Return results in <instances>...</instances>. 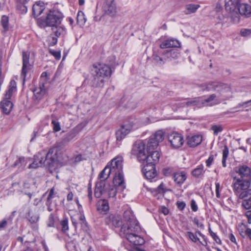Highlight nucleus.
<instances>
[{"mask_svg": "<svg viewBox=\"0 0 251 251\" xmlns=\"http://www.w3.org/2000/svg\"><path fill=\"white\" fill-rule=\"evenodd\" d=\"M46 92L44 84H40L39 87L35 88L33 91L35 100H37V102H39V100L43 98Z\"/></svg>", "mask_w": 251, "mask_h": 251, "instance_id": "cd10ccee", "label": "nucleus"}, {"mask_svg": "<svg viewBox=\"0 0 251 251\" xmlns=\"http://www.w3.org/2000/svg\"><path fill=\"white\" fill-rule=\"evenodd\" d=\"M126 239L135 246H141L144 244V239L137 235L138 232H133L130 230L122 231Z\"/></svg>", "mask_w": 251, "mask_h": 251, "instance_id": "9d476101", "label": "nucleus"}, {"mask_svg": "<svg viewBox=\"0 0 251 251\" xmlns=\"http://www.w3.org/2000/svg\"><path fill=\"white\" fill-rule=\"evenodd\" d=\"M245 215L248 218V223L251 224V210L247 211L245 213Z\"/></svg>", "mask_w": 251, "mask_h": 251, "instance_id": "774afa93", "label": "nucleus"}, {"mask_svg": "<svg viewBox=\"0 0 251 251\" xmlns=\"http://www.w3.org/2000/svg\"><path fill=\"white\" fill-rule=\"evenodd\" d=\"M239 9V11H237V13L234 16L235 17L233 18V20L236 22H238L239 21V15H244L247 17L251 16V5L243 2Z\"/></svg>", "mask_w": 251, "mask_h": 251, "instance_id": "dca6fc26", "label": "nucleus"}, {"mask_svg": "<svg viewBox=\"0 0 251 251\" xmlns=\"http://www.w3.org/2000/svg\"><path fill=\"white\" fill-rule=\"evenodd\" d=\"M211 237L213 238L214 240L217 244H220V245L222 244L221 239L219 238V237L217 235V234L215 233H212Z\"/></svg>", "mask_w": 251, "mask_h": 251, "instance_id": "0e129e2a", "label": "nucleus"}, {"mask_svg": "<svg viewBox=\"0 0 251 251\" xmlns=\"http://www.w3.org/2000/svg\"><path fill=\"white\" fill-rule=\"evenodd\" d=\"M25 4L26 3L22 2H16L17 9L19 11L20 13L25 14L26 13L27 8L25 6Z\"/></svg>", "mask_w": 251, "mask_h": 251, "instance_id": "37998d69", "label": "nucleus"}, {"mask_svg": "<svg viewBox=\"0 0 251 251\" xmlns=\"http://www.w3.org/2000/svg\"><path fill=\"white\" fill-rule=\"evenodd\" d=\"M77 23L80 25H84L86 21L84 13L82 11H79L77 15Z\"/></svg>", "mask_w": 251, "mask_h": 251, "instance_id": "4c0bfd02", "label": "nucleus"}, {"mask_svg": "<svg viewBox=\"0 0 251 251\" xmlns=\"http://www.w3.org/2000/svg\"><path fill=\"white\" fill-rule=\"evenodd\" d=\"M98 73L97 75H101V76L108 78L112 73L111 68L109 65L105 64L95 63L93 64L90 69V72Z\"/></svg>", "mask_w": 251, "mask_h": 251, "instance_id": "0eeeda50", "label": "nucleus"}, {"mask_svg": "<svg viewBox=\"0 0 251 251\" xmlns=\"http://www.w3.org/2000/svg\"><path fill=\"white\" fill-rule=\"evenodd\" d=\"M225 1L226 10L232 14V18H233L237 11H239V8L244 0H225Z\"/></svg>", "mask_w": 251, "mask_h": 251, "instance_id": "f8f14e48", "label": "nucleus"}, {"mask_svg": "<svg viewBox=\"0 0 251 251\" xmlns=\"http://www.w3.org/2000/svg\"><path fill=\"white\" fill-rule=\"evenodd\" d=\"M211 129L213 131L215 135H217L219 133L222 131L223 127L221 125H212Z\"/></svg>", "mask_w": 251, "mask_h": 251, "instance_id": "49530a36", "label": "nucleus"}, {"mask_svg": "<svg viewBox=\"0 0 251 251\" xmlns=\"http://www.w3.org/2000/svg\"><path fill=\"white\" fill-rule=\"evenodd\" d=\"M45 9L44 3L41 1L36 2L32 6V14L34 17L40 16Z\"/></svg>", "mask_w": 251, "mask_h": 251, "instance_id": "b1692460", "label": "nucleus"}, {"mask_svg": "<svg viewBox=\"0 0 251 251\" xmlns=\"http://www.w3.org/2000/svg\"><path fill=\"white\" fill-rule=\"evenodd\" d=\"M97 209L100 213H106L109 210L108 201L105 199L100 200L97 204Z\"/></svg>", "mask_w": 251, "mask_h": 251, "instance_id": "393cba45", "label": "nucleus"}, {"mask_svg": "<svg viewBox=\"0 0 251 251\" xmlns=\"http://www.w3.org/2000/svg\"><path fill=\"white\" fill-rule=\"evenodd\" d=\"M124 219L127 222V225H123L121 228V231H125L130 230L135 232H139L141 228L139 223L136 219L132 211L130 209L125 211L123 214Z\"/></svg>", "mask_w": 251, "mask_h": 251, "instance_id": "423d86ee", "label": "nucleus"}, {"mask_svg": "<svg viewBox=\"0 0 251 251\" xmlns=\"http://www.w3.org/2000/svg\"><path fill=\"white\" fill-rule=\"evenodd\" d=\"M133 126L132 122L129 124H125L122 125L120 128L116 132V136L117 140L121 141L123 140L127 134L132 130Z\"/></svg>", "mask_w": 251, "mask_h": 251, "instance_id": "2eb2a0df", "label": "nucleus"}, {"mask_svg": "<svg viewBox=\"0 0 251 251\" xmlns=\"http://www.w3.org/2000/svg\"><path fill=\"white\" fill-rule=\"evenodd\" d=\"M200 7L199 4H189L186 5V9L187 12L186 14L195 13L197 10Z\"/></svg>", "mask_w": 251, "mask_h": 251, "instance_id": "a19ab883", "label": "nucleus"}, {"mask_svg": "<svg viewBox=\"0 0 251 251\" xmlns=\"http://www.w3.org/2000/svg\"><path fill=\"white\" fill-rule=\"evenodd\" d=\"M191 207L193 211L196 212L198 210V205L194 200L191 201Z\"/></svg>", "mask_w": 251, "mask_h": 251, "instance_id": "052dcab7", "label": "nucleus"}, {"mask_svg": "<svg viewBox=\"0 0 251 251\" xmlns=\"http://www.w3.org/2000/svg\"><path fill=\"white\" fill-rule=\"evenodd\" d=\"M205 171L204 166L202 164H200L192 171L191 174L195 178H201L204 176Z\"/></svg>", "mask_w": 251, "mask_h": 251, "instance_id": "c85d7f7f", "label": "nucleus"}, {"mask_svg": "<svg viewBox=\"0 0 251 251\" xmlns=\"http://www.w3.org/2000/svg\"><path fill=\"white\" fill-rule=\"evenodd\" d=\"M249 228L247 225L243 223H241L238 225L237 230L240 235L243 238L246 237V229Z\"/></svg>", "mask_w": 251, "mask_h": 251, "instance_id": "c9c22d12", "label": "nucleus"}, {"mask_svg": "<svg viewBox=\"0 0 251 251\" xmlns=\"http://www.w3.org/2000/svg\"><path fill=\"white\" fill-rule=\"evenodd\" d=\"M75 136V133L74 132L67 133L64 138L65 142H69L72 140Z\"/></svg>", "mask_w": 251, "mask_h": 251, "instance_id": "603ef678", "label": "nucleus"}, {"mask_svg": "<svg viewBox=\"0 0 251 251\" xmlns=\"http://www.w3.org/2000/svg\"><path fill=\"white\" fill-rule=\"evenodd\" d=\"M121 169V161L116 159L111 161L110 166L107 165L100 173L98 178L100 179L97 182L95 189L94 194L96 198H99L102 195L108 198H114L117 194V191L114 186L110 184L106 180L110 174L118 171Z\"/></svg>", "mask_w": 251, "mask_h": 251, "instance_id": "f03ea898", "label": "nucleus"}, {"mask_svg": "<svg viewBox=\"0 0 251 251\" xmlns=\"http://www.w3.org/2000/svg\"><path fill=\"white\" fill-rule=\"evenodd\" d=\"M20 183L19 182H15L12 183V188H14V191L17 192H23V191L19 189Z\"/></svg>", "mask_w": 251, "mask_h": 251, "instance_id": "e2e57ef3", "label": "nucleus"}, {"mask_svg": "<svg viewBox=\"0 0 251 251\" xmlns=\"http://www.w3.org/2000/svg\"><path fill=\"white\" fill-rule=\"evenodd\" d=\"M1 24L4 31H7L9 29V18L6 15L2 16L0 21Z\"/></svg>", "mask_w": 251, "mask_h": 251, "instance_id": "58836bf2", "label": "nucleus"}, {"mask_svg": "<svg viewBox=\"0 0 251 251\" xmlns=\"http://www.w3.org/2000/svg\"><path fill=\"white\" fill-rule=\"evenodd\" d=\"M214 159V156L213 154H211L208 158L206 160L205 163L206 166L209 167L212 164Z\"/></svg>", "mask_w": 251, "mask_h": 251, "instance_id": "4d7b16f0", "label": "nucleus"}, {"mask_svg": "<svg viewBox=\"0 0 251 251\" xmlns=\"http://www.w3.org/2000/svg\"><path fill=\"white\" fill-rule=\"evenodd\" d=\"M10 99H6L4 97V99L0 103V107L3 113L6 114H9L13 106V103L9 100Z\"/></svg>", "mask_w": 251, "mask_h": 251, "instance_id": "5701e85b", "label": "nucleus"}, {"mask_svg": "<svg viewBox=\"0 0 251 251\" xmlns=\"http://www.w3.org/2000/svg\"><path fill=\"white\" fill-rule=\"evenodd\" d=\"M158 146V145L157 144V142H155V141L150 138L146 144V151H155V150L156 149Z\"/></svg>", "mask_w": 251, "mask_h": 251, "instance_id": "f704fd0d", "label": "nucleus"}, {"mask_svg": "<svg viewBox=\"0 0 251 251\" xmlns=\"http://www.w3.org/2000/svg\"><path fill=\"white\" fill-rule=\"evenodd\" d=\"M173 178L175 182L178 185H182L186 179L187 176L186 173L184 172H178L174 173Z\"/></svg>", "mask_w": 251, "mask_h": 251, "instance_id": "bb28decb", "label": "nucleus"}, {"mask_svg": "<svg viewBox=\"0 0 251 251\" xmlns=\"http://www.w3.org/2000/svg\"><path fill=\"white\" fill-rule=\"evenodd\" d=\"M216 98V95L215 94H211L209 97L204 100H201L202 106H208L207 103H209L213 100Z\"/></svg>", "mask_w": 251, "mask_h": 251, "instance_id": "a18cd8bd", "label": "nucleus"}, {"mask_svg": "<svg viewBox=\"0 0 251 251\" xmlns=\"http://www.w3.org/2000/svg\"><path fill=\"white\" fill-rule=\"evenodd\" d=\"M50 53L52 55L55 59L59 60L61 58V52L60 51H55L52 50H50Z\"/></svg>", "mask_w": 251, "mask_h": 251, "instance_id": "3c124183", "label": "nucleus"}, {"mask_svg": "<svg viewBox=\"0 0 251 251\" xmlns=\"http://www.w3.org/2000/svg\"><path fill=\"white\" fill-rule=\"evenodd\" d=\"M23 66L21 71V77L23 79V82L25 81L27 72L32 68V65L29 62V53L26 51L22 52Z\"/></svg>", "mask_w": 251, "mask_h": 251, "instance_id": "9b49d317", "label": "nucleus"}, {"mask_svg": "<svg viewBox=\"0 0 251 251\" xmlns=\"http://www.w3.org/2000/svg\"><path fill=\"white\" fill-rule=\"evenodd\" d=\"M186 235L190 240L194 243L200 241V239L197 236L196 234H194L192 232L188 231Z\"/></svg>", "mask_w": 251, "mask_h": 251, "instance_id": "de8ad7c7", "label": "nucleus"}, {"mask_svg": "<svg viewBox=\"0 0 251 251\" xmlns=\"http://www.w3.org/2000/svg\"><path fill=\"white\" fill-rule=\"evenodd\" d=\"M95 72L94 73L90 72L93 76V79L91 82L92 86L94 88L102 87L104 85L106 78L101 76V75H97L98 73Z\"/></svg>", "mask_w": 251, "mask_h": 251, "instance_id": "412c9836", "label": "nucleus"}, {"mask_svg": "<svg viewBox=\"0 0 251 251\" xmlns=\"http://www.w3.org/2000/svg\"><path fill=\"white\" fill-rule=\"evenodd\" d=\"M187 144L191 148H194L199 145L202 140V136L201 135H195L188 136L187 138Z\"/></svg>", "mask_w": 251, "mask_h": 251, "instance_id": "4be33fe9", "label": "nucleus"}, {"mask_svg": "<svg viewBox=\"0 0 251 251\" xmlns=\"http://www.w3.org/2000/svg\"><path fill=\"white\" fill-rule=\"evenodd\" d=\"M152 62L159 66H162L167 61L162 50H154L152 55Z\"/></svg>", "mask_w": 251, "mask_h": 251, "instance_id": "f3484780", "label": "nucleus"}, {"mask_svg": "<svg viewBox=\"0 0 251 251\" xmlns=\"http://www.w3.org/2000/svg\"><path fill=\"white\" fill-rule=\"evenodd\" d=\"M163 52L167 61H171L173 59H177L180 55L179 50L175 48L169 50H163Z\"/></svg>", "mask_w": 251, "mask_h": 251, "instance_id": "a878e982", "label": "nucleus"}, {"mask_svg": "<svg viewBox=\"0 0 251 251\" xmlns=\"http://www.w3.org/2000/svg\"><path fill=\"white\" fill-rule=\"evenodd\" d=\"M246 209H250L251 208V199H245L244 200L242 204Z\"/></svg>", "mask_w": 251, "mask_h": 251, "instance_id": "8fccbe9b", "label": "nucleus"}, {"mask_svg": "<svg viewBox=\"0 0 251 251\" xmlns=\"http://www.w3.org/2000/svg\"><path fill=\"white\" fill-rule=\"evenodd\" d=\"M26 165V162L24 157H20L13 164L12 167H18L21 171L23 170Z\"/></svg>", "mask_w": 251, "mask_h": 251, "instance_id": "72a5a7b5", "label": "nucleus"}, {"mask_svg": "<svg viewBox=\"0 0 251 251\" xmlns=\"http://www.w3.org/2000/svg\"><path fill=\"white\" fill-rule=\"evenodd\" d=\"M251 34V31L250 29H245L241 31V34L242 36L245 37Z\"/></svg>", "mask_w": 251, "mask_h": 251, "instance_id": "69168bd1", "label": "nucleus"}, {"mask_svg": "<svg viewBox=\"0 0 251 251\" xmlns=\"http://www.w3.org/2000/svg\"><path fill=\"white\" fill-rule=\"evenodd\" d=\"M143 166L142 172L145 177L148 179L154 178L157 175L155 163L150 162H140Z\"/></svg>", "mask_w": 251, "mask_h": 251, "instance_id": "1a4fd4ad", "label": "nucleus"}, {"mask_svg": "<svg viewBox=\"0 0 251 251\" xmlns=\"http://www.w3.org/2000/svg\"><path fill=\"white\" fill-rule=\"evenodd\" d=\"M51 30L52 31L51 34L56 37L57 39L61 35H63L65 33V28L59 25L51 27Z\"/></svg>", "mask_w": 251, "mask_h": 251, "instance_id": "473e14b6", "label": "nucleus"}, {"mask_svg": "<svg viewBox=\"0 0 251 251\" xmlns=\"http://www.w3.org/2000/svg\"><path fill=\"white\" fill-rule=\"evenodd\" d=\"M27 218L31 223H35L38 221L39 216L38 214H33L31 211H29L28 212Z\"/></svg>", "mask_w": 251, "mask_h": 251, "instance_id": "ea45409f", "label": "nucleus"}, {"mask_svg": "<svg viewBox=\"0 0 251 251\" xmlns=\"http://www.w3.org/2000/svg\"><path fill=\"white\" fill-rule=\"evenodd\" d=\"M79 220L80 221V224L82 225H85L86 226L87 225V222L85 218V216L83 214L80 213L79 217H78Z\"/></svg>", "mask_w": 251, "mask_h": 251, "instance_id": "bf43d9fd", "label": "nucleus"}, {"mask_svg": "<svg viewBox=\"0 0 251 251\" xmlns=\"http://www.w3.org/2000/svg\"><path fill=\"white\" fill-rule=\"evenodd\" d=\"M104 14L114 17L117 13V7L114 0H105L102 5Z\"/></svg>", "mask_w": 251, "mask_h": 251, "instance_id": "4468645a", "label": "nucleus"}, {"mask_svg": "<svg viewBox=\"0 0 251 251\" xmlns=\"http://www.w3.org/2000/svg\"><path fill=\"white\" fill-rule=\"evenodd\" d=\"M16 82L15 80H12L10 82L9 88L5 94L6 99H11L13 92L16 91Z\"/></svg>", "mask_w": 251, "mask_h": 251, "instance_id": "2f4dec72", "label": "nucleus"}, {"mask_svg": "<svg viewBox=\"0 0 251 251\" xmlns=\"http://www.w3.org/2000/svg\"><path fill=\"white\" fill-rule=\"evenodd\" d=\"M114 176L113 179V184L117 190V187L123 191L126 188V183L125 182L124 176L123 172V165L121 161V169H118V171L114 172Z\"/></svg>", "mask_w": 251, "mask_h": 251, "instance_id": "6e6552de", "label": "nucleus"}, {"mask_svg": "<svg viewBox=\"0 0 251 251\" xmlns=\"http://www.w3.org/2000/svg\"><path fill=\"white\" fill-rule=\"evenodd\" d=\"M180 42L177 39L175 38H169L162 40L159 47L161 49L166 48H178L180 47Z\"/></svg>", "mask_w": 251, "mask_h": 251, "instance_id": "6ab92c4d", "label": "nucleus"}, {"mask_svg": "<svg viewBox=\"0 0 251 251\" xmlns=\"http://www.w3.org/2000/svg\"><path fill=\"white\" fill-rule=\"evenodd\" d=\"M197 86L201 89L202 91H211V81H209L201 84H198Z\"/></svg>", "mask_w": 251, "mask_h": 251, "instance_id": "79ce46f5", "label": "nucleus"}, {"mask_svg": "<svg viewBox=\"0 0 251 251\" xmlns=\"http://www.w3.org/2000/svg\"><path fill=\"white\" fill-rule=\"evenodd\" d=\"M200 98H195L194 99H190L187 98L186 99L188 100L185 102H184L183 103L185 104V105L187 106V107L191 106H197L198 107H201V100H200Z\"/></svg>", "mask_w": 251, "mask_h": 251, "instance_id": "7c9ffc66", "label": "nucleus"}, {"mask_svg": "<svg viewBox=\"0 0 251 251\" xmlns=\"http://www.w3.org/2000/svg\"><path fill=\"white\" fill-rule=\"evenodd\" d=\"M105 223L110 226L118 227L122 225V220L118 215L110 214L105 218Z\"/></svg>", "mask_w": 251, "mask_h": 251, "instance_id": "a211bd4d", "label": "nucleus"}, {"mask_svg": "<svg viewBox=\"0 0 251 251\" xmlns=\"http://www.w3.org/2000/svg\"><path fill=\"white\" fill-rule=\"evenodd\" d=\"M193 222L195 225H196L198 227H200L201 229H204V226L203 224L199 222V220L197 217H195L194 218Z\"/></svg>", "mask_w": 251, "mask_h": 251, "instance_id": "680f3d73", "label": "nucleus"}, {"mask_svg": "<svg viewBox=\"0 0 251 251\" xmlns=\"http://www.w3.org/2000/svg\"><path fill=\"white\" fill-rule=\"evenodd\" d=\"M230 90V86L226 83L219 81H211V91L221 93L229 91Z\"/></svg>", "mask_w": 251, "mask_h": 251, "instance_id": "aec40b11", "label": "nucleus"}, {"mask_svg": "<svg viewBox=\"0 0 251 251\" xmlns=\"http://www.w3.org/2000/svg\"><path fill=\"white\" fill-rule=\"evenodd\" d=\"M47 42L49 46H53L57 44V39L53 34H50V35L48 37Z\"/></svg>", "mask_w": 251, "mask_h": 251, "instance_id": "c03bdc74", "label": "nucleus"}, {"mask_svg": "<svg viewBox=\"0 0 251 251\" xmlns=\"http://www.w3.org/2000/svg\"><path fill=\"white\" fill-rule=\"evenodd\" d=\"M228 154V149L226 146L224 147L223 151V157L222 158H227Z\"/></svg>", "mask_w": 251, "mask_h": 251, "instance_id": "338daca9", "label": "nucleus"}, {"mask_svg": "<svg viewBox=\"0 0 251 251\" xmlns=\"http://www.w3.org/2000/svg\"><path fill=\"white\" fill-rule=\"evenodd\" d=\"M163 174L164 176H168L173 173V169L172 168H165L162 170Z\"/></svg>", "mask_w": 251, "mask_h": 251, "instance_id": "864d4df0", "label": "nucleus"}, {"mask_svg": "<svg viewBox=\"0 0 251 251\" xmlns=\"http://www.w3.org/2000/svg\"><path fill=\"white\" fill-rule=\"evenodd\" d=\"M63 17V14L60 11L57 10H50L47 14L46 18H39L37 23L38 25L41 28L58 26L60 25Z\"/></svg>", "mask_w": 251, "mask_h": 251, "instance_id": "39448f33", "label": "nucleus"}, {"mask_svg": "<svg viewBox=\"0 0 251 251\" xmlns=\"http://www.w3.org/2000/svg\"><path fill=\"white\" fill-rule=\"evenodd\" d=\"M56 149L51 148L48 151L43 150L34 156V161L28 168H37L39 167L48 166L53 167L57 160Z\"/></svg>", "mask_w": 251, "mask_h": 251, "instance_id": "20e7f679", "label": "nucleus"}, {"mask_svg": "<svg viewBox=\"0 0 251 251\" xmlns=\"http://www.w3.org/2000/svg\"><path fill=\"white\" fill-rule=\"evenodd\" d=\"M54 194V188H52L50 191L49 195V196L47 198V202L49 203V204H50L51 202V200L53 198Z\"/></svg>", "mask_w": 251, "mask_h": 251, "instance_id": "5fc2aeb1", "label": "nucleus"}, {"mask_svg": "<svg viewBox=\"0 0 251 251\" xmlns=\"http://www.w3.org/2000/svg\"><path fill=\"white\" fill-rule=\"evenodd\" d=\"M156 191L158 193H164L166 192L165 190V184L162 182L156 188Z\"/></svg>", "mask_w": 251, "mask_h": 251, "instance_id": "13d9d810", "label": "nucleus"}, {"mask_svg": "<svg viewBox=\"0 0 251 251\" xmlns=\"http://www.w3.org/2000/svg\"><path fill=\"white\" fill-rule=\"evenodd\" d=\"M51 124L53 125V130L54 132H58L61 130L60 124L58 122L52 120Z\"/></svg>", "mask_w": 251, "mask_h": 251, "instance_id": "09e8293b", "label": "nucleus"}, {"mask_svg": "<svg viewBox=\"0 0 251 251\" xmlns=\"http://www.w3.org/2000/svg\"><path fill=\"white\" fill-rule=\"evenodd\" d=\"M68 222V219L66 217L63 218V219L60 221V225L61 227V231L63 233H66V232L69 230Z\"/></svg>", "mask_w": 251, "mask_h": 251, "instance_id": "e433bc0d", "label": "nucleus"}, {"mask_svg": "<svg viewBox=\"0 0 251 251\" xmlns=\"http://www.w3.org/2000/svg\"><path fill=\"white\" fill-rule=\"evenodd\" d=\"M168 140L171 147L174 149L179 148L184 143L183 136L176 132H174L170 134L168 136Z\"/></svg>", "mask_w": 251, "mask_h": 251, "instance_id": "ddd939ff", "label": "nucleus"}, {"mask_svg": "<svg viewBox=\"0 0 251 251\" xmlns=\"http://www.w3.org/2000/svg\"><path fill=\"white\" fill-rule=\"evenodd\" d=\"M232 187L239 198L245 200L251 199V168L247 165H239L231 175Z\"/></svg>", "mask_w": 251, "mask_h": 251, "instance_id": "f257e3e1", "label": "nucleus"}, {"mask_svg": "<svg viewBox=\"0 0 251 251\" xmlns=\"http://www.w3.org/2000/svg\"><path fill=\"white\" fill-rule=\"evenodd\" d=\"M150 138L155 141V142L159 145V143L164 139V132L162 130H157Z\"/></svg>", "mask_w": 251, "mask_h": 251, "instance_id": "c756f323", "label": "nucleus"}, {"mask_svg": "<svg viewBox=\"0 0 251 251\" xmlns=\"http://www.w3.org/2000/svg\"><path fill=\"white\" fill-rule=\"evenodd\" d=\"M176 205L177 208L181 211H182L186 206V203L182 201H177Z\"/></svg>", "mask_w": 251, "mask_h": 251, "instance_id": "6e6d98bb", "label": "nucleus"}, {"mask_svg": "<svg viewBox=\"0 0 251 251\" xmlns=\"http://www.w3.org/2000/svg\"><path fill=\"white\" fill-rule=\"evenodd\" d=\"M131 154L136 157L140 162H150L157 164L160 158L157 151H146L145 143L143 141L137 142L132 147Z\"/></svg>", "mask_w": 251, "mask_h": 251, "instance_id": "7ed1b4c3", "label": "nucleus"}]
</instances>
